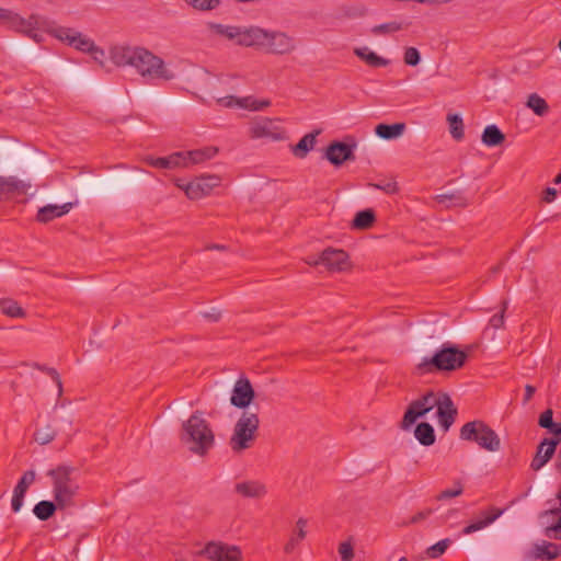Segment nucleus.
I'll return each instance as SVG.
<instances>
[{
	"mask_svg": "<svg viewBox=\"0 0 561 561\" xmlns=\"http://www.w3.org/2000/svg\"><path fill=\"white\" fill-rule=\"evenodd\" d=\"M110 55L115 66H131L146 81H170L175 77L163 59L144 47L117 45Z\"/></svg>",
	"mask_w": 561,
	"mask_h": 561,
	"instance_id": "obj_1",
	"label": "nucleus"
},
{
	"mask_svg": "<svg viewBox=\"0 0 561 561\" xmlns=\"http://www.w3.org/2000/svg\"><path fill=\"white\" fill-rule=\"evenodd\" d=\"M47 477L53 499L58 502L60 511L75 506L80 491L78 470L71 466L59 465L48 470Z\"/></svg>",
	"mask_w": 561,
	"mask_h": 561,
	"instance_id": "obj_2",
	"label": "nucleus"
},
{
	"mask_svg": "<svg viewBox=\"0 0 561 561\" xmlns=\"http://www.w3.org/2000/svg\"><path fill=\"white\" fill-rule=\"evenodd\" d=\"M468 354L458 346L444 343L432 357H424L417 365L422 374L436 371H455L462 368L467 362Z\"/></svg>",
	"mask_w": 561,
	"mask_h": 561,
	"instance_id": "obj_3",
	"label": "nucleus"
},
{
	"mask_svg": "<svg viewBox=\"0 0 561 561\" xmlns=\"http://www.w3.org/2000/svg\"><path fill=\"white\" fill-rule=\"evenodd\" d=\"M184 435L182 440L190 445V450L198 456H204L213 448L215 435L205 419L198 412L193 413L183 423Z\"/></svg>",
	"mask_w": 561,
	"mask_h": 561,
	"instance_id": "obj_4",
	"label": "nucleus"
},
{
	"mask_svg": "<svg viewBox=\"0 0 561 561\" xmlns=\"http://www.w3.org/2000/svg\"><path fill=\"white\" fill-rule=\"evenodd\" d=\"M459 438L465 442L474 443L481 449L490 453L499 451L501 448L500 436L482 420L465 423L460 427Z\"/></svg>",
	"mask_w": 561,
	"mask_h": 561,
	"instance_id": "obj_5",
	"label": "nucleus"
},
{
	"mask_svg": "<svg viewBox=\"0 0 561 561\" xmlns=\"http://www.w3.org/2000/svg\"><path fill=\"white\" fill-rule=\"evenodd\" d=\"M260 426L257 413L244 411L234 424L229 446L233 453H242L253 446Z\"/></svg>",
	"mask_w": 561,
	"mask_h": 561,
	"instance_id": "obj_6",
	"label": "nucleus"
},
{
	"mask_svg": "<svg viewBox=\"0 0 561 561\" xmlns=\"http://www.w3.org/2000/svg\"><path fill=\"white\" fill-rule=\"evenodd\" d=\"M3 24L11 30L27 35L35 42H39L41 38L37 34V31L44 30L47 32V27L51 25V22H48L47 20L37 14H32L25 19L20 14L9 10Z\"/></svg>",
	"mask_w": 561,
	"mask_h": 561,
	"instance_id": "obj_7",
	"label": "nucleus"
},
{
	"mask_svg": "<svg viewBox=\"0 0 561 561\" xmlns=\"http://www.w3.org/2000/svg\"><path fill=\"white\" fill-rule=\"evenodd\" d=\"M440 393H435L433 391H428L421 398L412 401L401 421L402 430H409L419 417L424 416L426 413L432 411L434 408H438L440 403Z\"/></svg>",
	"mask_w": 561,
	"mask_h": 561,
	"instance_id": "obj_8",
	"label": "nucleus"
},
{
	"mask_svg": "<svg viewBox=\"0 0 561 561\" xmlns=\"http://www.w3.org/2000/svg\"><path fill=\"white\" fill-rule=\"evenodd\" d=\"M197 554L207 558L209 561H243L242 550L239 546L220 540L206 542Z\"/></svg>",
	"mask_w": 561,
	"mask_h": 561,
	"instance_id": "obj_9",
	"label": "nucleus"
},
{
	"mask_svg": "<svg viewBox=\"0 0 561 561\" xmlns=\"http://www.w3.org/2000/svg\"><path fill=\"white\" fill-rule=\"evenodd\" d=\"M47 33L80 51L88 53L89 49L93 48L94 42L75 28L51 23V25L47 27Z\"/></svg>",
	"mask_w": 561,
	"mask_h": 561,
	"instance_id": "obj_10",
	"label": "nucleus"
},
{
	"mask_svg": "<svg viewBox=\"0 0 561 561\" xmlns=\"http://www.w3.org/2000/svg\"><path fill=\"white\" fill-rule=\"evenodd\" d=\"M249 136L252 139L267 138L274 141L287 138L286 129L278 119L262 117L250 124Z\"/></svg>",
	"mask_w": 561,
	"mask_h": 561,
	"instance_id": "obj_11",
	"label": "nucleus"
},
{
	"mask_svg": "<svg viewBox=\"0 0 561 561\" xmlns=\"http://www.w3.org/2000/svg\"><path fill=\"white\" fill-rule=\"evenodd\" d=\"M220 183L221 178L213 174L198 176L185 185L178 183V186L185 192L190 199H201L209 195Z\"/></svg>",
	"mask_w": 561,
	"mask_h": 561,
	"instance_id": "obj_12",
	"label": "nucleus"
},
{
	"mask_svg": "<svg viewBox=\"0 0 561 561\" xmlns=\"http://www.w3.org/2000/svg\"><path fill=\"white\" fill-rule=\"evenodd\" d=\"M263 48L274 55L290 54L296 49L295 39L284 32H268Z\"/></svg>",
	"mask_w": 561,
	"mask_h": 561,
	"instance_id": "obj_13",
	"label": "nucleus"
},
{
	"mask_svg": "<svg viewBox=\"0 0 561 561\" xmlns=\"http://www.w3.org/2000/svg\"><path fill=\"white\" fill-rule=\"evenodd\" d=\"M356 142L346 144L342 141H332L325 149V158L335 167L342 165L346 161L355 160L354 150Z\"/></svg>",
	"mask_w": 561,
	"mask_h": 561,
	"instance_id": "obj_14",
	"label": "nucleus"
},
{
	"mask_svg": "<svg viewBox=\"0 0 561 561\" xmlns=\"http://www.w3.org/2000/svg\"><path fill=\"white\" fill-rule=\"evenodd\" d=\"M314 264H321L329 271L340 272L348 266V255L340 249H325Z\"/></svg>",
	"mask_w": 561,
	"mask_h": 561,
	"instance_id": "obj_15",
	"label": "nucleus"
},
{
	"mask_svg": "<svg viewBox=\"0 0 561 561\" xmlns=\"http://www.w3.org/2000/svg\"><path fill=\"white\" fill-rule=\"evenodd\" d=\"M254 399V390L247 377H240L232 389L230 402L232 405L244 409L250 405Z\"/></svg>",
	"mask_w": 561,
	"mask_h": 561,
	"instance_id": "obj_16",
	"label": "nucleus"
},
{
	"mask_svg": "<svg viewBox=\"0 0 561 561\" xmlns=\"http://www.w3.org/2000/svg\"><path fill=\"white\" fill-rule=\"evenodd\" d=\"M267 31L257 26L240 27L236 43L245 47L263 48L266 42Z\"/></svg>",
	"mask_w": 561,
	"mask_h": 561,
	"instance_id": "obj_17",
	"label": "nucleus"
},
{
	"mask_svg": "<svg viewBox=\"0 0 561 561\" xmlns=\"http://www.w3.org/2000/svg\"><path fill=\"white\" fill-rule=\"evenodd\" d=\"M35 479L36 473L34 470L25 471L19 479L16 485L13 489V495L11 500V508L14 513L21 511L25 494L27 493L28 488L35 482Z\"/></svg>",
	"mask_w": 561,
	"mask_h": 561,
	"instance_id": "obj_18",
	"label": "nucleus"
},
{
	"mask_svg": "<svg viewBox=\"0 0 561 561\" xmlns=\"http://www.w3.org/2000/svg\"><path fill=\"white\" fill-rule=\"evenodd\" d=\"M543 535L552 540H561V508L556 507L541 514Z\"/></svg>",
	"mask_w": 561,
	"mask_h": 561,
	"instance_id": "obj_19",
	"label": "nucleus"
},
{
	"mask_svg": "<svg viewBox=\"0 0 561 561\" xmlns=\"http://www.w3.org/2000/svg\"><path fill=\"white\" fill-rule=\"evenodd\" d=\"M440 400L436 414L440 427L444 431H448L454 424L458 411L449 394L440 393Z\"/></svg>",
	"mask_w": 561,
	"mask_h": 561,
	"instance_id": "obj_20",
	"label": "nucleus"
},
{
	"mask_svg": "<svg viewBox=\"0 0 561 561\" xmlns=\"http://www.w3.org/2000/svg\"><path fill=\"white\" fill-rule=\"evenodd\" d=\"M559 443L560 438H545L537 447L530 463L531 469L535 471L541 469L552 458Z\"/></svg>",
	"mask_w": 561,
	"mask_h": 561,
	"instance_id": "obj_21",
	"label": "nucleus"
},
{
	"mask_svg": "<svg viewBox=\"0 0 561 561\" xmlns=\"http://www.w3.org/2000/svg\"><path fill=\"white\" fill-rule=\"evenodd\" d=\"M506 508H497V507H490L485 511H482L479 515V518L468 524L463 529V535H470L478 530H481L492 523H494L500 516L504 514Z\"/></svg>",
	"mask_w": 561,
	"mask_h": 561,
	"instance_id": "obj_22",
	"label": "nucleus"
},
{
	"mask_svg": "<svg viewBox=\"0 0 561 561\" xmlns=\"http://www.w3.org/2000/svg\"><path fill=\"white\" fill-rule=\"evenodd\" d=\"M506 508H497V507H490L485 511H482L479 515V518L468 524L463 529V535H470L478 530H481L492 523H494L500 516L504 514Z\"/></svg>",
	"mask_w": 561,
	"mask_h": 561,
	"instance_id": "obj_23",
	"label": "nucleus"
},
{
	"mask_svg": "<svg viewBox=\"0 0 561 561\" xmlns=\"http://www.w3.org/2000/svg\"><path fill=\"white\" fill-rule=\"evenodd\" d=\"M234 491L242 497L262 499L267 494L266 485L259 480H247L236 483Z\"/></svg>",
	"mask_w": 561,
	"mask_h": 561,
	"instance_id": "obj_24",
	"label": "nucleus"
},
{
	"mask_svg": "<svg viewBox=\"0 0 561 561\" xmlns=\"http://www.w3.org/2000/svg\"><path fill=\"white\" fill-rule=\"evenodd\" d=\"M530 553L534 560L551 561L560 557L561 546L551 541L542 540L541 542L533 546Z\"/></svg>",
	"mask_w": 561,
	"mask_h": 561,
	"instance_id": "obj_25",
	"label": "nucleus"
},
{
	"mask_svg": "<svg viewBox=\"0 0 561 561\" xmlns=\"http://www.w3.org/2000/svg\"><path fill=\"white\" fill-rule=\"evenodd\" d=\"M73 207L72 203H65L62 205L48 204L41 207L37 211L36 219L39 222L46 224L55 218H59L68 214Z\"/></svg>",
	"mask_w": 561,
	"mask_h": 561,
	"instance_id": "obj_26",
	"label": "nucleus"
},
{
	"mask_svg": "<svg viewBox=\"0 0 561 561\" xmlns=\"http://www.w3.org/2000/svg\"><path fill=\"white\" fill-rule=\"evenodd\" d=\"M182 153L185 158V168H190L214 158L218 153V148L210 146L190 151H182Z\"/></svg>",
	"mask_w": 561,
	"mask_h": 561,
	"instance_id": "obj_27",
	"label": "nucleus"
},
{
	"mask_svg": "<svg viewBox=\"0 0 561 561\" xmlns=\"http://www.w3.org/2000/svg\"><path fill=\"white\" fill-rule=\"evenodd\" d=\"M320 134V130H316L313 133H309L305 135L293 148L291 152L297 158H305L310 150L313 149L317 142V136Z\"/></svg>",
	"mask_w": 561,
	"mask_h": 561,
	"instance_id": "obj_28",
	"label": "nucleus"
},
{
	"mask_svg": "<svg viewBox=\"0 0 561 561\" xmlns=\"http://www.w3.org/2000/svg\"><path fill=\"white\" fill-rule=\"evenodd\" d=\"M27 185L15 176H0V195L23 194Z\"/></svg>",
	"mask_w": 561,
	"mask_h": 561,
	"instance_id": "obj_29",
	"label": "nucleus"
},
{
	"mask_svg": "<svg viewBox=\"0 0 561 561\" xmlns=\"http://www.w3.org/2000/svg\"><path fill=\"white\" fill-rule=\"evenodd\" d=\"M233 104L248 108L250 111H261L271 105L268 100H256L254 98H243V99H234L230 96L227 102H225L226 106H232Z\"/></svg>",
	"mask_w": 561,
	"mask_h": 561,
	"instance_id": "obj_30",
	"label": "nucleus"
},
{
	"mask_svg": "<svg viewBox=\"0 0 561 561\" xmlns=\"http://www.w3.org/2000/svg\"><path fill=\"white\" fill-rule=\"evenodd\" d=\"M58 510L60 511V506L57 501L43 500L35 504L33 513L39 520L45 522L53 517Z\"/></svg>",
	"mask_w": 561,
	"mask_h": 561,
	"instance_id": "obj_31",
	"label": "nucleus"
},
{
	"mask_svg": "<svg viewBox=\"0 0 561 561\" xmlns=\"http://www.w3.org/2000/svg\"><path fill=\"white\" fill-rule=\"evenodd\" d=\"M482 142L488 147H496L504 142L505 135L501 131V129L492 124L488 125L481 136Z\"/></svg>",
	"mask_w": 561,
	"mask_h": 561,
	"instance_id": "obj_32",
	"label": "nucleus"
},
{
	"mask_svg": "<svg viewBox=\"0 0 561 561\" xmlns=\"http://www.w3.org/2000/svg\"><path fill=\"white\" fill-rule=\"evenodd\" d=\"M404 129H405L404 123H396L392 125L378 124L375 128V133L378 137H380L382 139L390 140V139H394V138H398L399 136H401L403 134Z\"/></svg>",
	"mask_w": 561,
	"mask_h": 561,
	"instance_id": "obj_33",
	"label": "nucleus"
},
{
	"mask_svg": "<svg viewBox=\"0 0 561 561\" xmlns=\"http://www.w3.org/2000/svg\"><path fill=\"white\" fill-rule=\"evenodd\" d=\"M414 436L423 446H431L435 443L436 436L433 426L427 422H422L416 425Z\"/></svg>",
	"mask_w": 561,
	"mask_h": 561,
	"instance_id": "obj_34",
	"label": "nucleus"
},
{
	"mask_svg": "<svg viewBox=\"0 0 561 561\" xmlns=\"http://www.w3.org/2000/svg\"><path fill=\"white\" fill-rule=\"evenodd\" d=\"M355 55L364 60L371 67H386L389 65V60L378 56L376 53L369 50L367 47L356 48Z\"/></svg>",
	"mask_w": 561,
	"mask_h": 561,
	"instance_id": "obj_35",
	"label": "nucleus"
},
{
	"mask_svg": "<svg viewBox=\"0 0 561 561\" xmlns=\"http://www.w3.org/2000/svg\"><path fill=\"white\" fill-rule=\"evenodd\" d=\"M375 220V213L371 209L360 210L355 215L352 227L359 230L368 229L373 226Z\"/></svg>",
	"mask_w": 561,
	"mask_h": 561,
	"instance_id": "obj_36",
	"label": "nucleus"
},
{
	"mask_svg": "<svg viewBox=\"0 0 561 561\" xmlns=\"http://www.w3.org/2000/svg\"><path fill=\"white\" fill-rule=\"evenodd\" d=\"M157 162L161 169L185 168L186 164L182 151L173 152L168 157H159Z\"/></svg>",
	"mask_w": 561,
	"mask_h": 561,
	"instance_id": "obj_37",
	"label": "nucleus"
},
{
	"mask_svg": "<svg viewBox=\"0 0 561 561\" xmlns=\"http://www.w3.org/2000/svg\"><path fill=\"white\" fill-rule=\"evenodd\" d=\"M447 123L449 126L450 135L455 140H461L465 137L463 121L458 114H448Z\"/></svg>",
	"mask_w": 561,
	"mask_h": 561,
	"instance_id": "obj_38",
	"label": "nucleus"
},
{
	"mask_svg": "<svg viewBox=\"0 0 561 561\" xmlns=\"http://www.w3.org/2000/svg\"><path fill=\"white\" fill-rule=\"evenodd\" d=\"M436 201L440 204L456 207H466L469 204L468 198L460 192L437 195Z\"/></svg>",
	"mask_w": 561,
	"mask_h": 561,
	"instance_id": "obj_39",
	"label": "nucleus"
},
{
	"mask_svg": "<svg viewBox=\"0 0 561 561\" xmlns=\"http://www.w3.org/2000/svg\"><path fill=\"white\" fill-rule=\"evenodd\" d=\"M526 105L538 116H543L549 111V106L546 100L537 93H531L528 96Z\"/></svg>",
	"mask_w": 561,
	"mask_h": 561,
	"instance_id": "obj_40",
	"label": "nucleus"
},
{
	"mask_svg": "<svg viewBox=\"0 0 561 561\" xmlns=\"http://www.w3.org/2000/svg\"><path fill=\"white\" fill-rule=\"evenodd\" d=\"M0 307H1L2 312L9 317L19 318V317L24 316L23 309L13 299H9V298L1 299Z\"/></svg>",
	"mask_w": 561,
	"mask_h": 561,
	"instance_id": "obj_41",
	"label": "nucleus"
},
{
	"mask_svg": "<svg viewBox=\"0 0 561 561\" xmlns=\"http://www.w3.org/2000/svg\"><path fill=\"white\" fill-rule=\"evenodd\" d=\"M407 26H408V24L404 25L401 22L391 21V22H388V23H382V24H379V25H375L371 28V33L374 35H386V34H390V33H394V32L401 31V30H403Z\"/></svg>",
	"mask_w": 561,
	"mask_h": 561,
	"instance_id": "obj_42",
	"label": "nucleus"
},
{
	"mask_svg": "<svg viewBox=\"0 0 561 561\" xmlns=\"http://www.w3.org/2000/svg\"><path fill=\"white\" fill-rule=\"evenodd\" d=\"M209 28L217 35L224 36L228 39L237 41L239 26L210 23Z\"/></svg>",
	"mask_w": 561,
	"mask_h": 561,
	"instance_id": "obj_43",
	"label": "nucleus"
},
{
	"mask_svg": "<svg viewBox=\"0 0 561 561\" xmlns=\"http://www.w3.org/2000/svg\"><path fill=\"white\" fill-rule=\"evenodd\" d=\"M463 493V484L460 480L454 481V485L450 489H445L440 491L435 499L437 501H446L457 496H460Z\"/></svg>",
	"mask_w": 561,
	"mask_h": 561,
	"instance_id": "obj_44",
	"label": "nucleus"
},
{
	"mask_svg": "<svg viewBox=\"0 0 561 561\" xmlns=\"http://www.w3.org/2000/svg\"><path fill=\"white\" fill-rule=\"evenodd\" d=\"M451 543V540L448 538L442 539L438 542L428 547L425 551L426 557L430 559H437L440 556L445 553L449 545Z\"/></svg>",
	"mask_w": 561,
	"mask_h": 561,
	"instance_id": "obj_45",
	"label": "nucleus"
},
{
	"mask_svg": "<svg viewBox=\"0 0 561 561\" xmlns=\"http://www.w3.org/2000/svg\"><path fill=\"white\" fill-rule=\"evenodd\" d=\"M185 2L199 11H211L220 3L219 0H185Z\"/></svg>",
	"mask_w": 561,
	"mask_h": 561,
	"instance_id": "obj_46",
	"label": "nucleus"
},
{
	"mask_svg": "<svg viewBox=\"0 0 561 561\" xmlns=\"http://www.w3.org/2000/svg\"><path fill=\"white\" fill-rule=\"evenodd\" d=\"M34 436L36 442H38L42 445H45L50 443L55 438L56 432L51 430L49 426H46L45 428L36 430Z\"/></svg>",
	"mask_w": 561,
	"mask_h": 561,
	"instance_id": "obj_47",
	"label": "nucleus"
},
{
	"mask_svg": "<svg viewBox=\"0 0 561 561\" xmlns=\"http://www.w3.org/2000/svg\"><path fill=\"white\" fill-rule=\"evenodd\" d=\"M435 512L434 508H431V507H426V508H423L421 511H419L417 513H415L413 516H411V518L404 523L405 526H409V525H416V524H420L421 522L427 519L430 516H432V514Z\"/></svg>",
	"mask_w": 561,
	"mask_h": 561,
	"instance_id": "obj_48",
	"label": "nucleus"
},
{
	"mask_svg": "<svg viewBox=\"0 0 561 561\" xmlns=\"http://www.w3.org/2000/svg\"><path fill=\"white\" fill-rule=\"evenodd\" d=\"M91 57L93 58V60L95 62H98V65L103 68V69H106V71H110L108 68H106V64H105V51L98 47L95 44H93V48L89 49L88 51Z\"/></svg>",
	"mask_w": 561,
	"mask_h": 561,
	"instance_id": "obj_49",
	"label": "nucleus"
},
{
	"mask_svg": "<svg viewBox=\"0 0 561 561\" xmlns=\"http://www.w3.org/2000/svg\"><path fill=\"white\" fill-rule=\"evenodd\" d=\"M507 305L508 302L506 300H504L502 302V309L499 313H495L491 317L490 319V325L494 329H501L504 327V322H505V319H504V313H505V310L507 309Z\"/></svg>",
	"mask_w": 561,
	"mask_h": 561,
	"instance_id": "obj_50",
	"label": "nucleus"
},
{
	"mask_svg": "<svg viewBox=\"0 0 561 561\" xmlns=\"http://www.w3.org/2000/svg\"><path fill=\"white\" fill-rule=\"evenodd\" d=\"M403 59L408 66H416L421 60L420 51L415 47H408L404 50Z\"/></svg>",
	"mask_w": 561,
	"mask_h": 561,
	"instance_id": "obj_51",
	"label": "nucleus"
},
{
	"mask_svg": "<svg viewBox=\"0 0 561 561\" xmlns=\"http://www.w3.org/2000/svg\"><path fill=\"white\" fill-rule=\"evenodd\" d=\"M307 524H308V520L306 518H302L300 517L297 522H296V527L293 531V535L291 537H296V539L300 542L301 540H304L307 536Z\"/></svg>",
	"mask_w": 561,
	"mask_h": 561,
	"instance_id": "obj_52",
	"label": "nucleus"
},
{
	"mask_svg": "<svg viewBox=\"0 0 561 561\" xmlns=\"http://www.w3.org/2000/svg\"><path fill=\"white\" fill-rule=\"evenodd\" d=\"M339 553L342 561H352L354 557V548L350 541L341 542L339 546Z\"/></svg>",
	"mask_w": 561,
	"mask_h": 561,
	"instance_id": "obj_53",
	"label": "nucleus"
},
{
	"mask_svg": "<svg viewBox=\"0 0 561 561\" xmlns=\"http://www.w3.org/2000/svg\"><path fill=\"white\" fill-rule=\"evenodd\" d=\"M538 424H539L540 427L547 428L548 431H549V428L554 426L553 412H552L551 409H548V410H546L545 412H542L540 414L539 420H538Z\"/></svg>",
	"mask_w": 561,
	"mask_h": 561,
	"instance_id": "obj_54",
	"label": "nucleus"
},
{
	"mask_svg": "<svg viewBox=\"0 0 561 561\" xmlns=\"http://www.w3.org/2000/svg\"><path fill=\"white\" fill-rule=\"evenodd\" d=\"M46 374L48 376H50V378L56 382L57 385V388H58V394L61 396L62 393V382H61V379H60V376L58 374V371L55 369V368H46Z\"/></svg>",
	"mask_w": 561,
	"mask_h": 561,
	"instance_id": "obj_55",
	"label": "nucleus"
},
{
	"mask_svg": "<svg viewBox=\"0 0 561 561\" xmlns=\"http://www.w3.org/2000/svg\"><path fill=\"white\" fill-rule=\"evenodd\" d=\"M557 196V190L553 187H547L542 195V201L546 203H551L554 201Z\"/></svg>",
	"mask_w": 561,
	"mask_h": 561,
	"instance_id": "obj_56",
	"label": "nucleus"
},
{
	"mask_svg": "<svg viewBox=\"0 0 561 561\" xmlns=\"http://www.w3.org/2000/svg\"><path fill=\"white\" fill-rule=\"evenodd\" d=\"M376 187L381 188L382 191H385L388 194H394L398 192V185L396 182H388L383 186L376 185Z\"/></svg>",
	"mask_w": 561,
	"mask_h": 561,
	"instance_id": "obj_57",
	"label": "nucleus"
},
{
	"mask_svg": "<svg viewBox=\"0 0 561 561\" xmlns=\"http://www.w3.org/2000/svg\"><path fill=\"white\" fill-rule=\"evenodd\" d=\"M298 543H299V541L296 539V537H290L288 542L285 545V548H284L285 552L286 553L293 552Z\"/></svg>",
	"mask_w": 561,
	"mask_h": 561,
	"instance_id": "obj_58",
	"label": "nucleus"
},
{
	"mask_svg": "<svg viewBox=\"0 0 561 561\" xmlns=\"http://www.w3.org/2000/svg\"><path fill=\"white\" fill-rule=\"evenodd\" d=\"M535 391H536L535 387L527 385L525 387V400L526 401L530 400L531 397L534 396Z\"/></svg>",
	"mask_w": 561,
	"mask_h": 561,
	"instance_id": "obj_59",
	"label": "nucleus"
},
{
	"mask_svg": "<svg viewBox=\"0 0 561 561\" xmlns=\"http://www.w3.org/2000/svg\"><path fill=\"white\" fill-rule=\"evenodd\" d=\"M549 433H551L556 436H560L561 435V422H559V423L554 422V426L549 428ZM556 438H559V437H556Z\"/></svg>",
	"mask_w": 561,
	"mask_h": 561,
	"instance_id": "obj_60",
	"label": "nucleus"
},
{
	"mask_svg": "<svg viewBox=\"0 0 561 561\" xmlns=\"http://www.w3.org/2000/svg\"><path fill=\"white\" fill-rule=\"evenodd\" d=\"M146 163H148L152 168L161 169V167L158 165V158L154 157H147L145 159Z\"/></svg>",
	"mask_w": 561,
	"mask_h": 561,
	"instance_id": "obj_61",
	"label": "nucleus"
},
{
	"mask_svg": "<svg viewBox=\"0 0 561 561\" xmlns=\"http://www.w3.org/2000/svg\"><path fill=\"white\" fill-rule=\"evenodd\" d=\"M556 469L559 473H561V448L558 450V454H557Z\"/></svg>",
	"mask_w": 561,
	"mask_h": 561,
	"instance_id": "obj_62",
	"label": "nucleus"
},
{
	"mask_svg": "<svg viewBox=\"0 0 561 561\" xmlns=\"http://www.w3.org/2000/svg\"><path fill=\"white\" fill-rule=\"evenodd\" d=\"M9 10L8 9H3V8H0V22L3 23L4 20H5V16L8 14Z\"/></svg>",
	"mask_w": 561,
	"mask_h": 561,
	"instance_id": "obj_63",
	"label": "nucleus"
},
{
	"mask_svg": "<svg viewBox=\"0 0 561 561\" xmlns=\"http://www.w3.org/2000/svg\"><path fill=\"white\" fill-rule=\"evenodd\" d=\"M557 499H558V501L560 502V505H561V482H560V486H559V490H558V493H557Z\"/></svg>",
	"mask_w": 561,
	"mask_h": 561,
	"instance_id": "obj_64",
	"label": "nucleus"
}]
</instances>
